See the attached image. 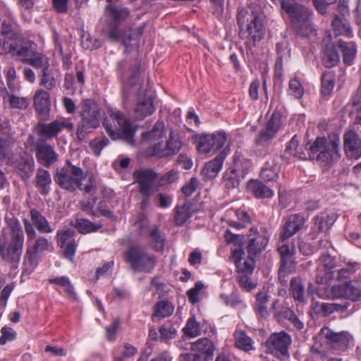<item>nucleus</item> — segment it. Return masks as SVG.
Wrapping results in <instances>:
<instances>
[{
  "mask_svg": "<svg viewBox=\"0 0 361 361\" xmlns=\"http://www.w3.org/2000/svg\"><path fill=\"white\" fill-rule=\"evenodd\" d=\"M313 221V229L317 233H320L329 230L334 224L335 219L334 215L323 212L317 215Z\"/></svg>",
  "mask_w": 361,
  "mask_h": 361,
  "instance_id": "nucleus-35",
  "label": "nucleus"
},
{
  "mask_svg": "<svg viewBox=\"0 0 361 361\" xmlns=\"http://www.w3.org/2000/svg\"><path fill=\"white\" fill-rule=\"evenodd\" d=\"M6 164L15 169L22 170L23 156L22 149L18 147L15 149H11L6 156Z\"/></svg>",
  "mask_w": 361,
  "mask_h": 361,
  "instance_id": "nucleus-45",
  "label": "nucleus"
},
{
  "mask_svg": "<svg viewBox=\"0 0 361 361\" xmlns=\"http://www.w3.org/2000/svg\"><path fill=\"white\" fill-rule=\"evenodd\" d=\"M133 225L142 235L147 234L152 227L150 226L149 221L144 214H140L135 217Z\"/></svg>",
  "mask_w": 361,
  "mask_h": 361,
  "instance_id": "nucleus-55",
  "label": "nucleus"
},
{
  "mask_svg": "<svg viewBox=\"0 0 361 361\" xmlns=\"http://www.w3.org/2000/svg\"><path fill=\"white\" fill-rule=\"evenodd\" d=\"M282 10L286 12L293 30L302 37L310 35L314 28L310 21V11L295 1H282Z\"/></svg>",
  "mask_w": 361,
  "mask_h": 361,
  "instance_id": "nucleus-4",
  "label": "nucleus"
},
{
  "mask_svg": "<svg viewBox=\"0 0 361 361\" xmlns=\"http://www.w3.org/2000/svg\"><path fill=\"white\" fill-rule=\"evenodd\" d=\"M282 124V114L279 111H274L268 118L264 129H262L255 140L258 145H267L279 130Z\"/></svg>",
  "mask_w": 361,
  "mask_h": 361,
  "instance_id": "nucleus-15",
  "label": "nucleus"
},
{
  "mask_svg": "<svg viewBox=\"0 0 361 361\" xmlns=\"http://www.w3.org/2000/svg\"><path fill=\"white\" fill-rule=\"evenodd\" d=\"M8 225L12 233L11 241L6 245V235H0V255L5 261L18 262L23 246L20 224L16 218H11L8 220Z\"/></svg>",
  "mask_w": 361,
  "mask_h": 361,
  "instance_id": "nucleus-5",
  "label": "nucleus"
},
{
  "mask_svg": "<svg viewBox=\"0 0 361 361\" xmlns=\"http://www.w3.org/2000/svg\"><path fill=\"white\" fill-rule=\"evenodd\" d=\"M75 232L72 228H66L57 232V243L63 249V255L69 260H72L77 247L75 240Z\"/></svg>",
  "mask_w": 361,
  "mask_h": 361,
  "instance_id": "nucleus-22",
  "label": "nucleus"
},
{
  "mask_svg": "<svg viewBox=\"0 0 361 361\" xmlns=\"http://www.w3.org/2000/svg\"><path fill=\"white\" fill-rule=\"evenodd\" d=\"M292 343L291 337L286 332L272 334L266 341L269 352L279 359L289 357L288 348Z\"/></svg>",
  "mask_w": 361,
  "mask_h": 361,
  "instance_id": "nucleus-13",
  "label": "nucleus"
},
{
  "mask_svg": "<svg viewBox=\"0 0 361 361\" xmlns=\"http://www.w3.org/2000/svg\"><path fill=\"white\" fill-rule=\"evenodd\" d=\"M223 179L225 188L228 190L238 188L240 182L237 170L233 167L225 171Z\"/></svg>",
  "mask_w": 361,
  "mask_h": 361,
  "instance_id": "nucleus-44",
  "label": "nucleus"
},
{
  "mask_svg": "<svg viewBox=\"0 0 361 361\" xmlns=\"http://www.w3.org/2000/svg\"><path fill=\"white\" fill-rule=\"evenodd\" d=\"M154 109L152 98L147 97L137 104L134 110L135 116L137 119L142 120L146 116L152 114Z\"/></svg>",
  "mask_w": 361,
  "mask_h": 361,
  "instance_id": "nucleus-37",
  "label": "nucleus"
},
{
  "mask_svg": "<svg viewBox=\"0 0 361 361\" xmlns=\"http://www.w3.org/2000/svg\"><path fill=\"white\" fill-rule=\"evenodd\" d=\"M331 25L335 36L343 35L348 37L352 36V30L346 19L336 16Z\"/></svg>",
  "mask_w": 361,
  "mask_h": 361,
  "instance_id": "nucleus-38",
  "label": "nucleus"
},
{
  "mask_svg": "<svg viewBox=\"0 0 361 361\" xmlns=\"http://www.w3.org/2000/svg\"><path fill=\"white\" fill-rule=\"evenodd\" d=\"M289 293L295 301L305 303V289L302 279L300 277H293L290 282Z\"/></svg>",
  "mask_w": 361,
  "mask_h": 361,
  "instance_id": "nucleus-33",
  "label": "nucleus"
},
{
  "mask_svg": "<svg viewBox=\"0 0 361 361\" xmlns=\"http://www.w3.org/2000/svg\"><path fill=\"white\" fill-rule=\"evenodd\" d=\"M134 177L139 185V191L142 195H152V185L157 178V173L153 169H140L134 173Z\"/></svg>",
  "mask_w": 361,
  "mask_h": 361,
  "instance_id": "nucleus-23",
  "label": "nucleus"
},
{
  "mask_svg": "<svg viewBox=\"0 0 361 361\" xmlns=\"http://www.w3.org/2000/svg\"><path fill=\"white\" fill-rule=\"evenodd\" d=\"M183 331L188 337L194 338L200 335L201 326L200 323L192 317L188 319Z\"/></svg>",
  "mask_w": 361,
  "mask_h": 361,
  "instance_id": "nucleus-53",
  "label": "nucleus"
},
{
  "mask_svg": "<svg viewBox=\"0 0 361 361\" xmlns=\"http://www.w3.org/2000/svg\"><path fill=\"white\" fill-rule=\"evenodd\" d=\"M321 338L332 349L345 352L353 341L352 335L345 331L335 332L327 326L322 327L319 331Z\"/></svg>",
  "mask_w": 361,
  "mask_h": 361,
  "instance_id": "nucleus-12",
  "label": "nucleus"
},
{
  "mask_svg": "<svg viewBox=\"0 0 361 361\" xmlns=\"http://www.w3.org/2000/svg\"><path fill=\"white\" fill-rule=\"evenodd\" d=\"M164 134V124L161 122H157L152 130L149 132L142 133V139L149 141L159 140Z\"/></svg>",
  "mask_w": 361,
  "mask_h": 361,
  "instance_id": "nucleus-50",
  "label": "nucleus"
},
{
  "mask_svg": "<svg viewBox=\"0 0 361 361\" xmlns=\"http://www.w3.org/2000/svg\"><path fill=\"white\" fill-rule=\"evenodd\" d=\"M214 345L207 338H202L192 343L191 350L197 353L204 354L211 358L213 357Z\"/></svg>",
  "mask_w": 361,
  "mask_h": 361,
  "instance_id": "nucleus-36",
  "label": "nucleus"
},
{
  "mask_svg": "<svg viewBox=\"0 0 361 361\" xmlns=\"http://www.w3.org/2000/svg\"><path fill=\"white\" fill-rule=\"evenodd\" d=\"M0 344L5 345L7 342L12 341L16 338V332L11 327L3 326L1 329Z\"/></svg>",
  "mask_w": 361,
  "mask_h": 361,
  "instance_id": "nucleus-60",
  "label": "nucleus"
},
{
  "mask_svg": "<svg viewBox=\"0 0 361 361\" xmlns=\"http://www.w3.org/2000/svg\"><path fill=\"white\" fill-rule=\"evenodd\" d=\"M236 348L249 352L253 349L252 341L243 330H237L234 334Z\"/></svg>",
  "mask_w": 361,
  "mask_h": 361,
  "instance_id": "nucleus-43",
  "label": "nucleus"
},
{
  "mask_svg": "<svg viewBox=\"0 0 361 361\" xmlns=\"http://www.w3.org/2000/svg\"><path fill=\"white\" fill-rule=\"evenodd\" d=\"M280 166L276 158L269 156L260 171V178L264 182L274 181L279 178Z\"/></svg>",
  "mask_w": 361,
  "mask_h": 361,
  "instance_id": "nucleus-29",
  "label": "nucleus"
},
{
  "mask_svg": "<svg viewBox=\"0 0 361 361\" xmlns=\"http://www.w3.org/2000/svg\"><path fill=\"white\" fill-rule=\"evenodd\" d=\"M35 153L38 163L44 167L49 168L58 161L59 154L54 147L42 140L36 143Z\"/></svg>",
  "mask_w": 361,
  "mask_h": 361,
  "instance_id": "nucleus-21",
  "label": "nucleus"
},
{
  "mask_svg": "<svg viewBox=\"0 0 361 361\" xmlns=\"http://www.w3.org/2000/svg\"><path fill=\"white\" fill-rule=\"evenodd\" d=\"M322 62L326 68L335 66L340 60V56L336 50L335 45L330 40L325 42L322 52Z\"/></svg>",
  "mask_w": 361,
  "mask_h": 361,
  "instance_id": "nucleus-30",
  "label": "nucleus"
},
{
  "mask_svg": "<svg viewBox=\"0 0 361 361\" xmlns=\"http://www.w3.org/2000/svg\"><path fill=\"white\" fill-rule=\"evenodd\" d=\"M86 179L87 180V183L84 186L82 185L80 188L78 189L83 191L85 193H95L97 190V183L93 173L90 171H83L82 181Z\"/></svg>",
  "mask_w": 361,
  "mask_h": 361,
  "instance_id": "nucleus-52",
  "label": "nucleus"
},
{
  "mask_svg": "<svg viewBox=\"0 0 361 361\" xmlns=\"http://www.w3.org/2000/svg\"><path fill=\"white\" fill-rule=\"evenodd\" d=\"M145 28V24L143 23L142 25H140L137 28H131L129 30V33L127 34L126 32V39L127 40V45L126 46V49H128V47L131 45V42L135 41L137 42L140 37H142L144 30Z\"/></svg>",
  "mask_w": 361,
  "mask_h": 361,
  "instance_id": "nucleus-56",
  "label": "nucleus"
},
{
  "mask_svg": "<svg viewBox=\"0 0 361 361\" xmlns=\"http://www.w3.org/2000/svg\"><path fill=\"white\" fill-rule=\"evenodd\" d=\"M119 68L121 71V77L123 82V95L128 99L131 95L140 94V61L134 59L130 61L119 63Z\"/></svg>",
  "mask_w": 361,
  "mask_h": 361,
  "instance_id": "nucleus-7",
  "label": "nucleus"
},
{
  "mask_svg": "<svg viewBox=\"0 0 361 361\" xmlns=\"http://www.w3.org/2000/svg\"><path fill=\"white\" fill-rule=\"evenodd\" d=\"M137 353V350L134 346L126 343L124 350L121 356H116L114 361H126L127 359L133 357Z\"/></svg>",
  "mask_w": 361,
  "mask_h": 361,
  "instance_id": "nucleus-64",
  "label": "nucleus"
},
{
  "mask_svg": "<svg viewBox=\"0 0 361 361\" xmlns=\"http://www.w3.org/2000/svg\"><path fill=\"white\" fill-rule=\"evenodd\" d=\"M109 114L110 118L117 123L121 132L114 130L112 128V126L105 119L103 122V126L108 135L114 140L121 138L128 144L134 145L135 140L133 137L136 130L135 127H133L132 123L120 111L109 110Z\"/></svg>",
  "mask_w": 361,
  "mask_h": 361,
  "instance_id": "nucleus-10",
  "label": "nucleus"
},
{
  "mask_svg": "<svg viewBox=\"0 0 361 361\" xmlns=\"http://www.w3.org/2000/svg\"><path fill=\"white\" fill-rule=\"evenodd\" d=\"M190 206L189 203L185 202L181 205H177L174 212V222L177 226H183L187 220L190 218Z\"/></svg>",
  "mask_w": 361,
  "mask_h": 361,
  "instance_id": "nucleus-40",
  "label": "nucleus"
},
{
  "mask_svg": "<svg viewBox=\"0 0 361 361\" xmlns=\"http://www.w3.org/2000/svg\"><path fill=\"white\" fill-rule=\"evenodd\" d=\"M305 223V219L299 214H293L284 219V224L280 233V238L285 240L296 233L302 228Z\"/></svg>",
  "mask_w": 361,
  "mask_h": 361,
  "instance_id": "nucleus-26",
  "label": "nucleus"
},
{
  "mask_svg": "<svg viewBox=\"0 0 361 361\" xmlns=\"http://www.w3.org/2000/svg\"><path fill=\"white\" fill-rule=\"evenodd\" d=\"M247 188L256 198H270L274 195V191L262 181L251 180L247 183Z\"/></svg>",
  "mask_w": 361,
  "mask_h": 361,
  "instance_id": "nucleus-32",
  "label": "nucleus"
},
{
  "mask_svg": "<svg viewBox=\"0 0 361 361\" xmlns=\"http://www.w3.org/2000/svg\"><path fill=\"white\" fill-rule=\"evenodd\" d=\"M182 145L183 142L178 133L171 130L165 147H164L159 142L154 145L152 154L159 157H171L178 153Z\"/></svg>",
  "mask_w": 361,
  "mask_h": 361,
  "instance_id": "nucleus-16",
  "label": "nucleus"
},
{
  "mask_svg": "<svg viewBox=\"0 0 361 361\" xmlns=\"http://www.w3.org/2000/svg\"><path fill=\"white\" fill-rule=\"evenodd\" d=\"M61 125L59 120H55L49 123H39L37 125V133L46 139H53L61 133Z\"/></svg>",
  "mask_w": 361,
  "mask_h": 361,
  "instance_id": "nucleus-31",
  "label": "nucleus"
},
{
  "mask_svg": "<svg viewBox=\"0 0 361 361\" xmlns=\"http://www.w3.org/2000/svg\"><path fill=\"white\" fill-rule=\"evenodd\" d=\"M30 217L32 222L40 233H49L52 232V228L50 227L48 221L39 211L31 209Z\"/></svg>",
  "mask_w": 361,
  "mask_h": 361,
  "instance_id": "nucleus-39",
  "label": "nucleus"
},
{
  "mask_svg": "<svg viewBox=\"0 0 361 361\" xmlns=\"http://www.w3.org/2000/svg\"><path fill=\"white\" fill-rule=\"evenodd\" d=\"M47 57L37 51V45L31 39H24V63L32 67L42 66L47 63Z\"/></svg>",
  "mask_w": 361,
  "mask_h": 361,
  "instance_id": "nucleus-24",
  "label": "nucleus"
},
{
  "mask_svg": "<svg viewBox=\"0 0 361 361\" xmlns=\"http://www.w3.org/2000/svg\"><path fill=\"white\" fill-rule=\"evenodd\" d=\"M83 170L66 161L64 166L58 169L54 175V181L62 188L68 192H74L82 185Z\"/></svg>",
  "mask_w": 361,
  "mask_h": 361,
  "instance_id": "nucleus-9",
  "label": "nucleus"
},
{
  "mask_svg": "<svg viewBox=\"0 0 361 361\" xmlns=\"http://www.w3.org/2000/svg\"><path fill=\"white\" fill-rule=\"evenodd\" d=\"M100 108L92 99H85L82 102L80 117L78 123L76 137L83 140L93 130L97 129L100 124Z\"/></svg>",
  "mask_w": 361,
  "mask_h": 361,
  "instance_id": "nucleus-6",
  "label": "nucleus"
},
{
  "mask_svg": "<svg viewBox=\"0 0 361 361\" xmlns=\"http://www.w3.org/2000/svg\"><path fill=\"white\" fill-rule=\"evenodd\" d=\"M317 282L327 283L334 279L336 274V261L335 257L329 254L322 255L318 260Z\"/></svg>",
  "mask_w": 361,
  "mask_h": 361,
  "instance_id": "nucleus-18",
  "label": "nucleus"
},
{
  "mask_svg": "<svg viewBox=\"0 0 361 361\" xmlns=\"http://www.w3.org/2000/svg\"><path fill=\"white\" fill-rule=\"evenodd\" d=\"M49 96L44 90H37L34 97V105L42 121H47L49 116Z\"/></svg>",
  "mask_w": 361,
  "mask_h": 361,
  "instance_id": "nucleus-28",
  "label": "nucleus"
},
{
  "mask_svg": "<svg viewBox=\"0 0 361 361\" xmlns=\"http://www.w3.org/2000/svg\"><path fill=\"white\" fill-rule=\"evenodd\" d=\"M252 274L238 273L236 281L238 285L245 290L250 291L256 287V283H253L250 275Z\"/></svg>",
  "mask_w": 361,
  "mask_h": 361,
  "instance_id": "nucleus-57",
  "label": "nucleus"
},
{
  "mask_svg": "<svg viewBox=\"0 0 361 361\" xmlns=\"http://www.w3.org/2000/svg\"><path fill=\"white\" fill-rule=\"evenodd\" d=\"M340 50L343 53V61L346 64H350L356 54V47L353 42H346L339 39L337 42Z\"/></svg>",
  "mask_w": 361,
  "mask_h": 361,
  "instance_id": "nucleus-41",
  "label": "nucleus"
},
{
  "mask_svg": "<svg viewBox=\"0 0 361 361\" xmlns=\"http://www.w3.org/2000/svg\"><path fill=\"white\" fill-rule=\"evenodd\" d=\"M36 187L42 195H47L50 191L51 178L48 171L39 168L37 169L35 176Z\"/></svg>",
  "mask_w": 361,
  "mask_h": 361,
  "instance_id": "nucleus-34",
  "label": "nucleus"
},
{
  "mask_svg": "<svg viewBox=\"0 0 361 361\" xmlns=\"http://www.w3.org/2000/svg\"><path fill=\"white\" fill-rule=\"evenodd\" d=\"M102 226V224H94L86 219H77L75 223V227L82 233L96 231Z\"/></svg>",
  "mask_w": 361,
  "mask_h": 361,
  "instance_id": "nucleus-46",
  "label": "nucleus"
},
{
  "mask_svg": "<svg viewBox=\"0 0 361 361\" xmlns=\"http://www.w3.org/2000/svg\"><path fill=\"white\" fill-rule=\"evenodd\" d=\"M343 149L349 159H357L361 157V139L355 130L348 129L344 133Z\"/></svg>",
  "mask_w": 361,
  "mask_h": 361,
  "instance_id": "nucleus-20",
  "label": "nucleus"
},
{
  "mask_svg": "<svg viewBox=\"0 0 361 361\" xmlns=\"http://www.w3.org/2000/svg\"><path fill=\"white\" fill-rule=\"evenodd\" d=\"M281 256V265L295 266L293 257L295 252L293 245L284 244L278 248Z\"/></svg>",
  "mask_w": 361,
  "mask_h": 361,
  "instance_id": "nucleus-42",
  "label": "nucleus"
},
{
  "mask_svg": "<svg viewBox=\"0 0 361 361\" xmlns=\"http://www.w3.org/2000/svg\"><path fill=\"white\" fill-rule=\"evenodd\" d=\"M331 292L334 298H345L357 301L361 297V281L352 280L334 285L331 287Z\"/></svg>",
  "mask_w": 361,
  "mask_h": 361,
  "instance_id": "nucleus-14",
  "label": "nucleus"
},
{
  "mask_svg": "<svg viewBox=\"0 0 361 361\" xmlns=\"http://www.w3.org/2000/svg\"><path fill=\"white\" fill-rule=\"evenodd\" d=\"M108 144L109 140L106 137H102L92 140L90 142V145L93 153L97 156H99L102 149Z\"/></svg>",
  "mask_w": 361,
  "mask_h": 361,
  "instance_id": "nucleus-63",
  "label": "nucleus"
},
{
  "mask_svg": "<svg viewBox=\"0 0 361 361\" xmlns=\"http://www.w3.org/2000/svg\"><path fill=\"white\" fill-rule=\"evenodd\" d=\"M247 236V251L250 256H257L264 250L269 241V235L265 229L257 231L251 228Z\"/></svg>",
  "mask_w": 361,
  "mask_h": 361,
  "instance_id": "nucleus-19",
  "label": "nucleus"
},
{
  "mask_svg": "<svg viewBox=\"0 0 361 361\" xmlns=\"http://www.w3.org/2000/svg\"><path fill=\"white\" fill-rule=\"evenodd\" d=\"M125 259L134 271L150 273L156 264L155 257L137 245L130 247L125 252Z\"/></svg>",
  "mask_w": 361,
  "mask_h": 361,
  "instance_id": "nucleus-11",
  "label": "nucleus"
},
{
  "mask_svg": "<svg viewBox=\"0 0 361 361\" xmlns=\"http://www.w3.org/2000/svg\"><path fill=\"white\" fill-rule=\"evenodd\" d=\"M349 306L348 302H344L343 304L338 303H328L318 302L312 304V310L314 314L322 315L323 317H329L334 312H345Z\"/></svg>",
  "mask_w": 361,
  "mask_h": 361,
  "instance_id": "nucleus-27",
  "label": "nucleus"
},
{
  "mask_svg": "<svg viewBox=\"0 0 361 361\" xmlns=\"http://www.w3.org/2000/svg\"><path fill=\"white\" fill-rule=\"evenodd\" d=\"M268 301V295L266 293L260 292L256 295V310L261 316L264 317L267 314L266 304Z\"/></svg>",
  "mask_w": 361,
  "mask_h": 361,
  "instance_id": "nucleus-58",
  "label": "nucleus"
},
{
  "mask_svg": "<svg viewBox=\"0 0 361 361\" xmlns=\"http://www.w3.org/2000/svg\"><path fill=\"white\" fill-rule=\"evenodd\" d=\"M227 153L225 150L220 152L212 160L208 161L201 171V176L204 181L214 179L221 169Z\"/></svg>",
  "mask_w": 361,
  "mask_h": 361,
  "instance_id": "nucleus-25",
  "label": "nucleus"
},
{
  "mask_svg": "<svg viewBox=\"0 0 361 361\" xmlns=\"http://www.w3.org/2000/svg\"><path fill=\"white\" fill-rule=\"evenodd\" d=\"M356 264H348L345 267L336 271L335 279L338 281L350 278L356 271Z\"/></svg>",
  "mask_w": 361,
  "mask_h": 361,
  "instance_id": "nucleus-59",
  "label": "nucleus"
},
{
  "mask_svg": "<svg viewBox=\"0 0 361 361\" xmlns=\"http://www.w3.org/2000/svg\"><path fill=\"white\" fill-rule=\"evenodd\" d=\"M106 9L108 20L102 30V35L110 41L121 40L125 46H128L126 32L121 28V25L128 18L130 15L129 10L126 8L116 7L111 4H108Z\"/></svg>",
  "mask_w": 361,
  "mask_h": 361,
  "instance_id": "nucleus-3",
  "label": "nucleus"
},
{
  "mask_svg": "<svg viewBox=\"0 0 361 361\" xmlns=\"http://www.w3.org/2000/svg\"><path fill=\"white\" fill-rule=\"evenodd\" d=\"M226 139L224 132L201 135L197 140V149L201 153L216 151L224 145Z\"/></svg>",
  "mask_w": 361,
  "mask_h": 361,
  "instance_id": "nucleus-17",
  "label": "nucleus"
},
{
  "mask_svg": "<svg viewBox=\"0 0 361 361\" xmlns=\"http://www.w3.org/2000/svg\"><path fill=\"white\" fill-rule=\"evenodd\" d=\"M238 25L240 28L239 36L247 39L245 47L247 52L254 54L252 48L263 37L264 27L262 23V16L252 8H241L237 16Z\"/></svg>",
  "mask_w": 361,
  "mask_h": 361,
  "instance_id": "nucleus-1",
  "label": "nucleus"
},
{
  "mask_svg": "<svg viewBox=\"0 0 361 361\" xmlns=\"http://www.w3.org/2000/svg\"><path fill=\"white\" fill-rule=\"evenodd\" d=\"M49 64L48 59L47 63L42 66L35 67V68H42V78L40 85H43L47 90H51L55 86V80L49 72Z\"/></svg>",
  "mask_w": 361,
  "mask_h": 361,
  "instance_id": "nucleus-51",
  "label": "nucleus"
},
{
  "mask_svg": "<svg viewBox=\"0 0 361 361\" xmlns=\"http://www.w3.org/2000/svg\"><path fill=\"white\" fill-rule=\"evenodd\" d=\"M340 138L337 135L329 137H317L308 148L310 159L321 163L330 164L337 161L341 157Z\"/></svg>",
  "mask_w": 361,
  "mask_h": 361,
  "instance_id": "nucleus-2",
  "label": "nucleus"
},
{
  "mask_svg": "<svg viewBox=\"0 0 361 361\" xmlns=\"http://www.w3.org/2000/svg\"><path fill=\"white\" fill-rule=\"evenodd\" d=\"M25 232L29 238L27 248V260L25 262L24 275L31 274L37 265V252L43 251L48 248L49 242L43 238L39 237L35 239L36 232L32 226L29 224L27 220L24 219Z\"/></svg>",
  "mask_w": 361,
  "mask_h": 361,
  "instance_id": "nucleus-8",
  "label": "nucleus"
},
{
  "mask_svg": "<svg viewBox=\"0 0 361 361\" xmlns=\"http://www.w3.org/2000/svg\"><path fill=\"white\" fill-rule=\"evenodd\" d=\"M256 256H250L248 255V259L245 260L243 264L241 262L238 264L237 268L238 270V273H245V274H252L254 268H255V260L254 258Z\"/></svg>",
  "mask_w": 361,
  "mask_h": 361,
  "instance_id": "nucleus-62",
  "label": "nucleus"
},
{
  "mask_svg": "<svg viewBox=\"0 0 361 361\" xmlns=\"http://www.w3.org/2000/svg\"><path fill=\"white\" fill-rule=\"evenodd\" d=\"M147 235L150 238L152 245L157 251L163 250L164 245V238L161 235L157 226H153Z\"/></svg>",
  "mask_w": 361,
  "mask_h": 361,
  "instance_id": "nucleus-47",
  "label": "nucleus"
},
{
  "mask_svg": "<svg viewBox=\"0 0 361 361\" xmlns=\"http://www.w3.org/2000/svg\"><path fill=\"white\" fill-rule=\"evenodd\" d=\"M286 153L300 159H305L306 156L302 151V147L299 145V138L295 135L286 146Z\"/></svg>",
  "mask_w": 361,
  "mask_h": 361,
  "instance_id": "nucleus-48",
  "label": "nucleus"
},
{
  "mask_svg": "<svg viewBox=\"0 0 361 361\" xmlns=\"http://www.w3.org/2000/svg\"><path fill=\"white\" fill-rule=\"evenodd\" d=\"M173 311V310L170 302L166 300H161L158 302L154 306L153 317L164 318L171 315Z\"/></svg>",
  "mask_w": 361,
  "mask_h": 361,
  "instance_id": "nucleus-54",
  "label": "nucleus"
},
{
  "mask_svg": "<svg viewBox=\"0 0 361 361\" xmlns=\"http://www.w3.org/2000/svg\"><path fill=\"white\" fill-rule=\"evenodd\" d=\"M334 75L331 71L325 72L322 77L321 92L323 96L331 94L334 87Z\"/></svg>",
  "mask_w": 361,
  "mask_h": 361,
  "instance_id": "nucleus-49",
  "label": "nucleus"
},
{
  "mask_svg": "<svg viewBox=\"0 0 361 361\" xmlns=\"http://www.w3.org/2000/svg\"><path fill=\"white\" fill-rule=\"evenodd\" d=\"M204 285L201 281L197 282L195 286L187 292L189 301L192 304H195L199 301L198 295L200 291L204 288Z\"/></svg>",
  "mask_w": 361,
  "mask_h": 361,
  "instance_id": "nucleus-61",
  "label": "nucleus"
}]
</instances>
